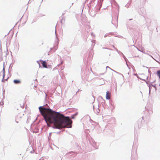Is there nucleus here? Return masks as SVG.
<instances>
[{"label": "nucleus", "mask_w": 160, "mask_h": 160, "mask_svg": "<svg viewBox=\"0 0 160 160\" xmlns=\"http://www.w3.org/2000/svg\"><path fill=\"white\" fill-rule=\"evenodd\" d=\"M39 109L48 126H50V124L53 123L56 128L59 129L71 127L72 121L69 117H65L49 108L40 106Z\"/></svg>", "instance_id": "obj_1"}, {"label": "nucleus", "mask_w": 160, "mask_h": 160, "mask_svg": "<svg viewBox=\"0 0 160 160\" xmlns=\"http://www.w3.org/2000/svg\"><path fill=\"white\" fill-rule=\"evenodd\" d=\"M111 96V93L108 91L106 92V98L107 99H110Z\"/></svg>", "instance_id": "obj_2"}, {"label": "nucleus", "mask_w": 160, "mask_h": 160, "mask_svg": "<svg viewBox=\"0 0 160 160\" xmlns=\"http://www.w3.org/2000/svg\"><path fill=\"white\" fill-rule=\"evenodd\" d=\"M42 61V65L43 66V67L45 68H47V63L45 61Z\"/></svg>", "instance_id": "obj_3"}, {"label": "nucleus", "mask_w": 160, "mask_h": 160, "mask_svg": "<svg viewBox=\"0 0 160 160\" xmlns=\"http://www.w3.org/2000/svg\"><path fill=\"white\" fill-rule=\"evenodd\" d=\"M13 82L15 84H18L21 83L20 81L19 80H14Z\"/></svg>", "instance_id": "obj_4"}, {"label": "nucleus", "mask_w": 160, "mask_h": 160, "mask_svg": "<svg viewBox=\"0 0 160 160\" xmlns=\"http://www.w3.org/2000/svg\"><path fill=\"white\" fill-rule=\"evenodd\" d=\"M157 74L160 79V70H158L157 71Z\"/></svg>", "instance_id": "obj_5"}, {"label": "nucleus", "mask_w": 160, "mask_h": 160, "mask_svg": "<svg viewBox=\"0 0 160 160\" xmlns=\"http://www.w3.org/2000/svg\"><path fill=\"white\" fill-rule=\"evenodd\" d=\"M3 78H4V76H5V69H4V68H3Z\"/></svg>", "instance_id": "obj_6"}, {"label": "nucleus", "mask_w": 160, "mask_h": 160, "mask_svg": "<svg viewBox=\"0 0 160 160\" xmlns=\"http://www.w3.org/2000/svg\"><path fill=\"white\" fill-rule=\"evenodd\" d=\"M159 86H160V84Z\"/></svg>", "instance_id": "obj_7"}]
</instances>
